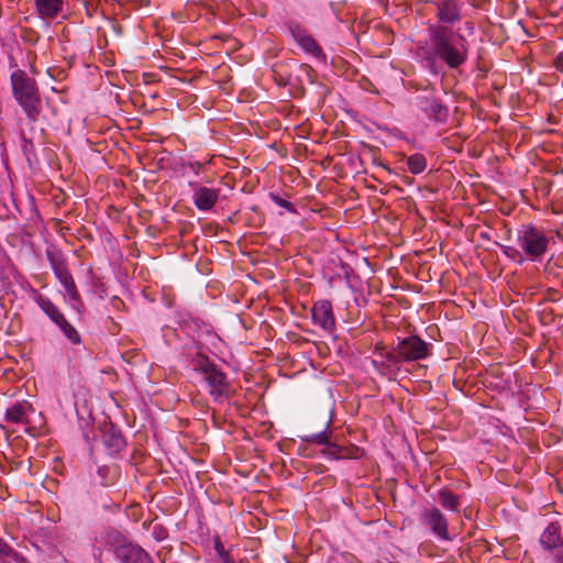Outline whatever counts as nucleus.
I'll return each mask as SVG.
<instances>
[{
    "instance_id": "nucleus-35",
    "label": "nucleus",
    "mask_w": 563,
    "mask_h": 563,
    "mask_svg": "<svg viewBox=\"0 0 563 563\" xmlns=\"http://www.w3.org/2000/svg\"><path fill=\"white\" fill-rule=\"evenodd\" d=\"M22 38L26 42H30L32 44L36 43L40 38V35L33 31L32 29H24Z\"/></svg>"
},
{
    "instance_id": "nucleus-20",
    "label": "nucleus",
    "mask_w": 563,
    "mask_h": 563,
    "mask_svg": "<svg viewBox=\"0 0 563 563\" xmlns=\"http://www.w3.org/2000/svg\"><path fill=\"white\" fill-rule=\"evenodd\" d=\"M29 409H31V406L27 405L26 402H16L7 409L4 419L5 421L11 423L25 422V417Z\"/></svg>"
},
{
    "instance_id": "nucleus-5",
    "label": "nucleus",
    "mask_w": 563,
    "mask_h": 563,
    "mask_svg": "<svg viewBox=\"0 0 563 563\" xmlns=\"http://www.w3.org/2000/svg\"><path fill=\"white\" fill-rule=\"evenodd\" d=\"M416 107L424 117L438 124H445L449 120V109L433 89H424L416 97Z\"/></svg>"
},
{
    "instance_id": "nucleus-9",
    "label": "nucleus",
    "mask_w": 563,
    "mask_h": 563,
    "mask_svg": "<svg viewBox=\"0 0 563 563\" xmlns=\"http://www.w3.org/2000/svg\"><path fill=\"white\" fill-rule=\"evenodd\" d=\"M398 351L405 362L424 360L430 355L431 344L418 335H409L398 340Z\"/></svg>"
},
{
    "instance_id": "nucleus-15",
    "label": "nucleus",
    "mask_w": 563,
    "mask_h": 563,
    "mask_svg": "<svg viewBox=\"0 0 563 563\" xmlns=\"http://www.w3.org/2000/svg\"><path fill=\"white\" fill-rule=\"evenodd\" d=\"M540 543L548 550L561 547L563 544L561 526L558 522H551L541 534Z\"/></svg>"
},
{
    "instance_id": "nucleus-41",
    "label": "nucleus",
    "mask_w": 563,
    "mask_h": 563,
    "mask_svg": "<svg viewBox=\"0 0 563 563\" xmlns=\"http://www.w3.org/2000/svg\"><path fill=\"white\" fill-rule=\"evenodd\" d=\"M195 79H196V77H195V76H190V77H188V78H183V77H180V76L178 75V77H177V80H178V81H181V82H185V84H191Z\"/></svg>"
},
{
    "instance_id": "nucleus-34",
    "label": "nucleus",
    "mask_w": 563,
    "mask_h": 563,
    "mask_svg": "<svg viewBox=\"0 0 563 563\" xmlns=\"http://www.w3.org/2000/svg\"><path fill=\"white\" fill-rule=\"evenodd\" d=\"M54 274L63 286L66 285L68 282L73 280V276H71L68 267H66L62 271H58Z\"/></svg>"
},
{
    "instance_id": "nucleus-12",
    "label": "nucleus",
    "mask_w": 563,
    "mask_h": 563,
    "mask_svg": "<svg viewBox=\"0 0 563 563\" xmlns=\"http://www.w3.org/2000/svg\"><path fill=\"white\" fill-rule=\"evenodd\" d=\"M312 320L322 330L331 332L335 325V318L333 314L332 303L327 300H319L313 303L311 309Z\"/></svg>"
},
{
    "instance_id": "nucleus-29",
    "label": "nucleus",
    "mask_w": 563,
    "mask_h": 563,
    "mask_svg": "<svg viewBox=\"0 0 563 563\" xmlns=\"http://www.w3.org/2000/svg\"><path fill=\"white\" fill-rule=\"evenodd\" d=\"M196 99L195 93L178 88V107L183 103L191 104Z\"/></svg>"
},
{
    "instance_id": "nucleus-27",
    "label": "nucleus",
    "mask_w": 563,
    "mask_h": 563,
    "mask_svg": "<svg viewBox=\"0 0 563 563\" xmlns=\"http://www.w3.org/2000/svg\"><path fill=\"white\" fill-rule=\"evenodd\" d=\"M142 527H143V529H148L150 527H152V536L157 541H163L168 536L167 529L164 528L163 526H161L159 523H155L153 520H151V521L145 520L142 523Z\"/></svg>"
},
{
    "instance_id": "nucleus-2",
    "label": "nucleus",
    "mask_w": 563,
    "mask_h": 563,
    "mask_svg": "<svg viewBox=\"0 0 563 563\" xmlns=\"http://www.w3.org/2000/svg\"><path fill=\"white\" fill-rule=\"evenodd\" d=\"M183 356L189 362L190 367L203 375V380L209 387L210 396L214 401L229 399L233 388L227 377L207 355L202 353V346H199L194 340L192 345L183 351Z\"/></svg>"
},
{
    "instance_id": "nucleus-36",
    "label": "nucleus",
    "mask_w": 563,
    "mask_h": 563,
    "mask_svg": "<svg viewBox=\"0 0 563 563\" xmlns=\"http://www.w3.org/2000/svg\"><path fill=\"white\" fill-rule=\"evenodd\" d=\"M141 512L142 508L140 507V505H134L130 507L128 516L131 517L136 522L139 521Z\"/></svg>"
},
{
    "instance_id": "nucleus-39",
    "label": "nucleus",
    "mask_w": 563,
    "mask_h": 563,
    "mask_svg": "<svg viewBox=\"0 0 563 563\" xmlns=\"http://www.w3.org/2000/svg\"><path fill=\"white\" fill-rule=\"evenodd\" d=\"M144 454L140 450H134L131 455V463L137 464L142 461Z\"/></svg>"
},
{
    "instance_id": "nucleus-14",
    "label": "nucleus",
    "mask_w": 563,
    "mask_h": 563,
    "mask_svg": "<svg viewBox=\"0 0 563 563\" xmlns=\"http://www.w3.org/2000/svg\"><path fill=\"white\" fill-rule=\"evenodd\" d=\"M329 427H330V420L324 422L323 430L318 431V432L307 433V434L302 435L301 439L303 441L310 442V443L327 444V445H329V448L327 449L328 454H330L334 457H339L340 456L339 453H340L341 449L338 448L336 445L330 444L331 432H328Z\"/></svg>"
},
{
    "instance_id": "nucleus-30",
    "label": "nucleus",
    "mask_w": 563,
    "mask_h": 563,
    "mask_svg": "<svg viewBox=\"0 0 563 563\" xmlns=\"http://www.w3.org/2000/svg\"><path fill=\"white\" fill-rule=\"evenodd\" d=\"M503 253L515 262L522 263L523 258L521 252L514 246H504Z\"/></svg>"
},
{
    "instance_id": "nucleus-33",
    "label": "nucleus",
    "mask_w": 563,
    "mask_h": 563,
    "mask_svg": "<svg viewBox=\"0 0 563 563\" xmlns=\"http://www.w3.org/2000/svg\"><path fill=\"white\" fill-rule=\"evenodd\" d=\"M66 295L69 297L70 300H79L80 296L77 290V287L75 285L74 279L68 282L66 285H64Z\"/></svg>"
},
{
    "instance_id": "nucleus-4",
    "label": "nucleus",
    "mask_w": 563,
    "mask_h": 563,
    "mask_svg": "<svg viewBox=\"0 0 563 563\" xmlns=\"http://www.w3.org/2000/svg\"><path fill=\"white\" fill-rule=\"evenodd\" d=\"M517 242L527 258L532 262L540 260L549 247V239L532 224L523 225L518 231Z\"/></svg>"
},
{
    "instance_id": "nucleus-37",
    "label": "nucleus",
    "mask_w": 563,
    "mask_h": 563,
    "mask_svg": "<svg viewBox=\"0 0 563 563\" xmlns=\"http://www.w3.org/2000/svg\"><path fill=\"white\" fill-rule=\"evenodd\" d=\"M553 66L556 70L563 73V51L560 52L553 60Z\"/></svg>"
},
{
    "instance_id": "nucleus-25",
    "label": "nucleus",
    "mask_w": 563,
    "mask_h": 563,
    "mask_svg": "<svg viewBox=\"0 0 563 563\" xmlns=\"http://www.w3.org/2000/svg\"><path fill=\"white\" fill-rule=\"evenodd\" d=\"M407 166L411 174H413V175L420 174L427 167L426 157L420 153L410 155L407 157Z\"/></svg>"
},
{
    "instance_id": "nucleus-43",
    "label": "nucleus",
    "mask_w": 563,
    "mask_h": 563,
    "mask_svg": "<svg viewBox=\"0 0 563 563\" xmlns=\"http://www.w3.org/2000/svg\"><path fill=\"white\" fill-rule=\"evenodd\" d=\"M556 563H563V549L556 554Z\"/></svg>"
},
{
    "instance_id": "nucleus-6",
    "label": "nucleus",
    "mask_w": 563,
    "mask_h": 563,
    "mask_svg": "<svg viewBox=\"0 0 563 563\" xmlns=\"http://www.w3.org/2000/svg\"><path fill=\"white\" fill-rule=\"evenodd\" d=\"M207 164L187 155L178 157V184L189 190L205 183Z\"/></svg>"
},
{
    "instance_id": "nucleus-23",
    "label": "nucleus",
    "mask_w": 563,
    "mask_h": 563,
    "mask_svg": "<svg viewBox=\"0 0 563 563\" xmlns=\"http://www.w3.org/2000/svg\"><path fill=\"white\" fill-rule=\"evenodd\" d=\"M439 503L443 508L452 511H457L460 507V500L457 495L448 489H443L440 492Z\"/></svg>"
},
{
    "instance_id": "nucleus-10",
    "label": "nucleus",
    "mask_w": 563,
    "mask_h": 563,
    "mask_svg": "<svg viewBox=\"0 0 563 563\" xmlns=\"http://www.w3.org/2000/svg\"><path fill=\"white\" fill-rule=\"evenodd\" d=\"M422 523L428 527L439 539L451 540L445 516L437 507L426 509L421 516Z\"/></svg>"
},
{
    "instance_id": "nucleus-45",
    "label": "nucleus",
    "mask_w": 563,
    "mask_h": 563,
    "mask_svg": "<svg viewBox=\"0 0 563 563\" xmlns=\"http://www.w3.org/2000/svg\"><path fill=\"white\" fill-rule=\"evenodd\" d=\"M282 67H283L282 65H275V67H274V69H273V70H274V74H275V75H278V74H279V69H280Z\"/></svg>"
},
{
    "instance_id": "nucleus-42",
    "label": "nucleus",
    "mask_w": 563,
    "mask_h": 563,
    "mask_svg": "<svg viewBox=\"0 0 563 563\" xmlns=\"http://www.w3.org/2000/svg\"><path fill=\"white\" fill-rule=\"evenodd\" d=\"M289 81H290V76L289 75L280 76L279 84L287 85V84H289Z\"/></svg>"
},
{
    "instance_id": "nucleus-38",
    "label": "nucleus",
    "mask_w": 563,
    "mask_h": 563,
    "mask_svg": "<svg viewBox=\"0 0 563 563\" xmlns=\"http://www.w3.org/2000/svg\"><path fill=\"white\" fill-rule=\"evenodd\" d=\"M214 550L217 551L218 555L227 552L224 544L219 537L214 538Z\"/></svg>"
},
{
    "instance_id": "nucleus-26",
    "label": "nucleus",
    "mask_w": 563,
    "mask_h": 563,
    "mask_svg": "<svg viewBox=\"0 0 563 563\" xmlns=\"http://www.w3.org/2000/svg\"><path fill=\"white\" fill-rule=\"evenodd\" d=\"M98 474L104 478L102 482L104 486H110L117 483L120 477V472L117 465L100 467Z\"/></svg>"
},
{
    "instance_id": "nucleus-40",
    "label": "nucleus",
    "mask_w": 563,
    "mask_h": 563,
    "mask_svg": "<svg viewBox=\"0 0 563 563\" xmlns=\"http://www.w3.org/2000/svg\"><path fill=\"white\" fill-rule=\"evenodd\" d=\"M219 556H220L222 563H234V561L232 560L229 551L220 554Z\"/></svg>"
},
{
    "instance_id": "nucleus-8",
    "label": "nucleus",
    "mask_w": 563,
    "mask_h": 563,
    "mask_svg": "<svg viewBox=\"0 0 563 563\" xmlns=\"http://www.w3.org/2000/svg\"><path fill=\"white\" fill-rule=\"evenodd\" d=\"M113 547L115 556L122 563H152L150 555L144 549L126 541L120 534L114 537Z\"/></svg>"
},
{
    "instance_id": "nucleus-1",
    "label": "nucleus",
    "mask_w": 563,
    "mask_h": 563,
    "mask_svg": "<svg viewBox=\"0 0 563 563\" xmlns=\"http://www.w3.org/2000/svg\"><path fill=\"white\" fill-rule=\"evenodd\" d=\"M428 59L439 60L450 69H457L468 59L470 43L460 32L442 24H428Z\"/></svg>"
},
{
    "instance_id": "nucleus-17",
    "label": "nucleus",
    "mask_w": 563,
    "mask_h": 563,
    "mask_svg": "<svg viewBox=\"0 0 563 563\" xmlns=\"http://www.w3.org/2000/svg\"><path fill=\"white\" fill-rule=\"evenodd\" d=\"M202 324V320L197 316H192L190 312L180 311L178 313V325L192 339L195 334L200 331Z\"/></svg>"
},
{
    "instance_id": "nucleus-31",
    "label": "nucleus",
    "mask_w": 563,
    "mask_h": 563,
    "mask_svg": "<svg viewBox=\"0 0 563 563\" xmlns=\"http://www.w3.org/2000/svg\"><path fill=\"white\" fill-rule=\"evenodd\" d=\"M157 556L161 560L162 563H176L173 560V548H162L157 550Z\"/></svg>"
},
{
    "instance_id": "nucleus-28",
    "label": "nucleus",
    "mask_w": 563,
    "mask_h": 563,
    "mask_svg": "<svg viewBox=\"0 0 563 563\" xmlns=\"http://www.w3.org/2000/svg\"><path fill=\"white\" fill-rule=\"evenodd\" d=\"M269 197L279 207L286 209L288 212L290 213H297V209L295 207V205L282 197H279L278 195L274 194V192H271L269 194Z\"/></svg>"
},
{
    "instance_id": "nucleus-3",
    "label": "nucleus",
    "mask_w": 563,
    "mask_h": 563,
    "mask_svg": "<svg viewBox=\"0 0 563 563\" xmlns=\"http://www.w3.org/2000/svg\"><path fill=\"white\" fill-rule=\"evenodd\" d=\"M12 95L31 122H36L42 112V100L37 82L24 70L16 69L10 76Z\"/></svg>"
},
{
    "instance_id": "nucleus-7",
    "label": "nucleus",
    "mask_w": 563,
    "mask_h": 563,
    "mask_svg": "<svg viewBox=\"0 0 563 563\" xmlns=\"http://www.w3.org/2000/svg\"><path fill=\"white\" fill-rule=\"evenodd\" d=\"M433 7L435 22L453 29L463 20L464 2L462 0H432L428 1Z\"/></svg>"
},
{
    "instance_id": "nucleus-18",
    "label": "nucleus",
    "mask_w": 563,
    "mask_h": 563,
    "mask_svg": "<svg viewBox=\"0 0 563 563\" xmlns=\"http://www.w3.org/2000/svg\"><path fill=\"white\" fill-rule=\"evenodd\" d=\"M42 18L53 19L63 10V0H34Z\"/></svg>"
},
{
    "instance_id": "nucleus-24",
    "label": "nucleus",
    "mask_w": 563,
    "mask_h": 563,
    "mask_svg": "<svg viewBox=\"0 0 563 563\" xmlns=\"http://www.w3.org/2000/svg\"><path fill=\"white\" fill-rule=\"evenodd\" d=\"M0 558L10 559L16 563H26L23 555L16 552L7 541L0 538Z\"/></svg>"
},
{
    "instance_id": "nucleus-19",
    "label": "nucleus",
    "mask_w": 563,
    "mask_h": 563,
    "mask_svg": "<svg viewBox=\"0 0 563 563\" xmlns=\"http://www.w3.org/2000/svg\"><path fill=\"white\" fill-rule=\"evenodd\" d=\"M42 311L56 324L64 317L59 308L48 298L40 295L35 299Z\"/></svg>"
},
{
    "instance_id": "nucleus-22",
    "label": "nucleus",
    "mask_w": 563,
    "mask_h": 563,
    "mask_svg": "<svg viewBox=\"0 0 563 563\" xmlns=\"http://www.w3.org/2000/svg\"><path fill=\"white\" fill-rule=\"evenodd\" d=\"M56 325L60 329L64 335L73 344H80L81 336L78 331L67 321L65 316L59 320Z\"/></svg>"
},
{
    "instance_id": "nucleus-16",
    "label": "nucleus",
    "mask_w": 563,
    "mask_h": 563,
    "mask_svg": "<svg viewBox=\"0 0 563 563\" xmlns=\"http://www.w3.org/2000/svg\"><path fill=\"white\" fill-rule=\"evenodd\" d=\"M103 443L109 451L110 454H115L121 452L125 445L126 441L122 434V432L113 427H110L103 432Z\"/></svg>"
},
{
    "instance_id": "nucleus-32",
    "label": "nucleus",
    "mask_w": 563,
    "mask_h": 563,
    "mask_svg": "<svg viewBox=\"0 0 563 563\" xmlns=\"http://www.w3.org/2000/svg\"><path fill=\"white\" fill-rule=\"evenodd\" d=\"M385 358L394 365L405 362L400 355V351H398V344L391 351L385 353Z\"/></svg>"
},
{
    "instance_id": "nucleus-21",
    "label": "nucleus",
    "mask_w": 563,
    "mask_h": 563,
    "mask_svg": "<svg viewBox=\"0 0 563 563\" xmlns=\"http://www.w3.org/2000/svg\"><path fill=\"white\" fill-rule=\"evenodd\" d=\"M46 258L54 273L62 271L67 267V261L62 251L55 247H48L46 250Z\"/></svg>"
},
{
    "instance_id": "nucleus-11",
    "label": "nucleus",
    "mask_w": 563,
    "mask_h": 563,
    "mask_svg": "<svg viewBox=\"0 0 563 563\" xmlns=\"http://www.w3.org/2000/svg\"><path fill=\"white\" fill-rule=\"evenodd\" d=\"M290 34L294 40L300 45V47L313 55L314 57H320L323 55L321 47L316 42V40L308 33L306 29H303L300 24L295 22H289L287 24Z\"/></svg>"
},
{
    "instance_id": "nucleus-44",
    "label": "nucleus",
    "mask_w": 563,
    "mask_h": 563,
    "mask_svg": "<svg viewBox=\"0 0 563 563\" xmlns=\"http://www.w3.org/2000/svg\"><path fill=\"white\" fill-rule=\"evenodd\" d=\"M177 424H178V429L183 428L184 426L187 424V420L178 419Z\"/></svg>"
},
{
    "instance_id": "nucleus-13",
    "label": "nucleus",
    "mask_w": 563,
    "mask_h": 563,
    "mask_svg": "<svg viewBox=\"0 0 563 563\" xmlns=\"http://www.w3.org/2000/svg\"><path fill=\"white\" fill-rule=\"evenodd\" d=\"M189 191L191 194L194 205L200 211L211 210L219 199L218 189L208 188L202 185H199Z\"/></svg>"
}]
</instances>
